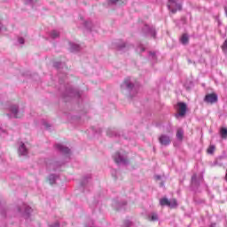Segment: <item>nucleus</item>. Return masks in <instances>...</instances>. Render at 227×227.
<instances>
[{"instance_id":"1","label":"nucleus","mask_w":227,"mask_h":227,"mask_svg":"<svg viewBox=\"0 0 227 227\" xmlns=\"http://www.w3.org/2000/svg\"><path fill=\"white\" fill-rule=\"evenodd\" d=\"M122 91H127V96L129 98H134L137 92L139 91V87L132 78H126L121 85Z\"/></svg>"},{"instance_id":"2","label":"nucleus","mask_w":227,"mask_h":227,"mask_svg":"<svg viewBox=\"0 0 227 227\" xmlns=\"http://www.w3.org/2000/svg\"><path fill=\"white\" fill-rule=\"evenodd\" d=\"M81 95H82V91H79L77 89H74L71 85L66 86V90L62 94V98L66 102H68L70 98H81Z\"/></svg>"},{"instance_id":"3","label":"nucleus","mask_w":227,"mask_h":227,"mask_svg":"<svg viewBox=\"0 0 227 227\" xmlns=\"http://www.w3.org/2000/svg\"><path fill=\"white\" fill-rule=\"evenodd\" d=\"M114 160L118 166H129V158L124 151H119L114 155Z\"/></svg>"},{"instance_id":"4","label":"nucleus","mask_w":227,"mask_h":227,"mask_svg":"<svg viewBox=\"0 0 227 227\" xmlns=\"http://www.w3.org/2000/svg\"><path fill=\"white\" fill-rule=\"evenodd\" d=\"M17 212L26 219L27 222L31 221V212H33V208H31L27 204H22L17 207Z\"/></svg>"},{"instance_id":"5","label":"nucleus","mask_w":227,"mask_h":227,"mask_svg":"<svg viewBox=\"0 0 227 227\" xmlns=\"http://www.w3.org/2000/svg\"><path fill=\"white\" fill-rule=\"evenodd\" d=\"M176 114L175 117L178 120V118H185L187 114V104L184 102H178L176 106Z\"/></svg>"},{"instance_id":"6","label":"nucleus","mask_w":227,"mask_h":227,"mask_svg":"<svg viewBox=\"0 0 227 227\" xmlns=\"http://www.w3.org/2000/svg\"><path fill=\"white\" fill-rule=\"evenodd\" d=\"M144 35H146V36H152L153 38H155L157 35V31H155V27L149 25H144V27L142 29Z\"/></svg>"},{"instance_id":"7","label":"nucleus","mask_w":227,"mask_h":227,"mask_svg":"<svg viewBox=\"0 0 227 227\" xmlns=\"http://www.w3.org/2000/svg\"><path fill=\"white\" fill-rule=\"evenodd\" d=\"M9 111L11 114H8V116L11 118H20V116H22L20 110H19V106L17 105L11 106Z\"/></svg>"},{"instance_id":"8","label":"nucleus","mask_w":227,"mask_h":227,"mask_svg":"<svg viewBox=\"0 0 227 227\" xmlns=\"http://www.w3.org/2000/svg\"><path fill=\"white\" fill-rule=\"evenodd\" d=\"M115 45L119 51H122L125 52L126 51H129V49H132V44L129 43H125L121 40H119L115 43Z\"/></svg>"},{"instance_id":"9","label":"nucleus","mask_w":227,"mask_h":227,"mask_svg":"<svg viewBox=\"0 0 227 227\" xmlns=\"http://www.w3.org/2000/svg\"><path fill=\"white\" fill-rule=\"evenodd\" d=\"M219 100L217 94L215 93H210L207 94L204 98V101H206L207 104H217V101Z\"/></svg>"},{"instance_id":"10","label":"nucleus","mask_w":227,"mask_h":227,"mask_svg":"<svg viewBox=\"0 0 227 227\" xmlns=\"http://www.w3.org/2000/svg\"><path fill=\"white\" fill-rule=\"evenodd\" d=\"M18 153L20 157H27V153H29V151L27 150V147H26V144L20 142V146L18 148Z\"/></svg>"},{"instance_id":"11","label":"nucleus","mask_w":227,"mask_h":227,"mask_svg":"<svg viewBox=\"0 0 227 227\" xmlns=\"http://www.w3.org/2000/svg\"><path fill=\"white\" fill-rule=\"evenodd\" d=\"M57 150L60 152V153H63L64 155H67V157H70V149L61 144H57L56 145Z\"/></svg>"},{"instance_id":"12","label":"nucleus","mask_w":227,"mask_h":227,"mask_svg":"<svg viewBox=\"0 0 227 227\" xmlns=\"http://www.w3.org/2000/svg\"><path fill=\"white\" fill-rule=\"evenodd\" d=\"M182 10V4L176 3V1L171 2V13H176Z\"/></svg>"},{"instance_id":"13","label":"nucleus","mask_w":227,"mask_h":227,"mask_svg":"<svg viewBox=\"0 0 227 227\" xmlns=\"http://www.w3.org/2000/svg\"><path fill=\"white\" fill-rule=\"evenodd\" d=\"M69 51L70 52H79L81 51V45L77 43L69 42Z\"/></svg>"},{"instance_id":"14","label":"nucleus","mask_w":227,"mask_h":227,"mask_svg":"<svg viewBox=\"0 0 227 227\" xmlns=\"http://www.w3.org/2000/svg\"><path fill=\"white\" fill-rule=\"evenodd\" d=\"M159 141L163 146H168V145H169V143L171 142V139L168 136L161 135L159 138Z\"/></svg>"},{"instance_id":"15","label":"nucleus","mask_w":227,"mask_h":227,"mask_svg":"<svg viewBox=\"0 0 227 227\" xmlns=\"http://www.w3.org/2000/svg\"><path fill=\"white\" fill-rule=\"evenodd\" d=\"M83 26L85 29H88V31H98V27L93 25V22L91 21H84Z\"/></svg>"},{"instance_id":"16","label":"nucleus","mask_w":227,"mask_h":227,"mask_svg":"<svg viewBox=\"0 0 227 227\" xmlns=\"http://www.w3.org/2000/svg\"><path fill=\"white\" fill-rule=\"evenodd\" d=\"M147 221H151V223H157V221H159V214L156 212H151L147 215Z\"/></svg>"},{"instance_id":"17","label":"nucleus","mask_w":227,"mask_h":227,"mask_svg":"<svg viewBox=\"0 0 227 227\" xmlns=\"http://www.w3.org/2000/svg\"><path fill=\"white\" fill-rule=\"evenodd\" d=\"M160 207H171V200H168V198L164 197L160 200Z\"/></svg>"},{"instance_id":"18","label":"nucleus","mask_w":227,"mask_h":227,"mask_svg":"<svg viewBox=\"0 0 227 227\" xmlns=\"http://www.w3.org/2000/svg\"><path fill=\"white\" fill-rule=\"evenodd\" d=\"M176 136L178 141H184V129H177Z\"/></svg>"},{"instance_id":"19","label":"nucleus","mask_w":227,"mask_h":227,"mask_svg":"<svg viewBox=\"0 0 227 227\" xmlns=\"http://www.w3.org/2000/svg\"><path fill=\"white\" fill-rule=\"evenodd\" d=\"M159 53L156 51L149 52V59H152L153 63H157V57Z\"/></svg>"},{"instance_id":"20","label":"nucleus","mask_w":227,"mask_h":227,"mask_svg":"<svg viewBox=\"0 0 227 227\" xmlns=\"http://www.w3.org/2000/svg\"><path fill=\"white\" fill-rule=\"evenodd\" d=\"M61 166H63V163H59V161H53L50 164V168H52L53 171H58V168H61Z\"/></svg>"},{"instance_id":"21","label":"nucleus","mask_w":227,"mask_h":227,"mask_svg":"<svg viewBox=\"0 0 227 227\" xmlns=\"http://www.w3.org/2000/svg\"><path fill=\"white\" fill-rule=\"evenodd\" d=\"M181 43H183V45H187L189 43V35L187 34H184L181 36Z\"/></svg>"},{"instance_id":"22","label":"nucleus","mask_w":227,"mask_h":227,"mask_svg":"<svg viewBox=\"0 0 227 227\" xmlns=\"http://www.w3.org/2000/svg\"><path fill=\"white\" fill-rule=\"evenodd\" d=\"M48 180L51 184V185L56 184V180H58V176L51 174L49 176Z\"/></svg>"},{"instance_id":"23","label":"nucleus","mask_w":227,"mask_h":227,"mask_svg":"<svg viewBox=\"0 0 227 227\" xmlns=\"http://www.w3.org/2000/svg\"><path fill=\"white\" fill-rule=\"evenodd\" d=\"M50 37L52 38V40H56V38H59V31L52 30L50 33Z\"/></svg>"},{"instance_id":"24","label":"nucleus","mask_w":227,"mask_h":227,"mask_svg":"<svg viewBox=\"0 0 227 227\" xmlns=\"http://www.w3.org/2000/svg\"><path fill=\"white\" fill-rule=\"evenodd\" d=\"M220 136H221L222 139H227V128L220 129Z\"/></svg>"},{"instance_id":"25","label":"nucleus","mask_w":227,"mask_h":227,"mask_svg":"<svg viewBox=\"0 0 227 227\" xmlns=\"http://www.w3.org/2000/svg\"><path fill=\"white\" fill-rule=\"evenodd\" d=\"M145 45H143L142 43H138L137 46L136 51L138 54H141L142 52H145Z\"/></svg>"},{"instance_id":"26","label":"nucleus","mask_w":227,"mask_h":227,"mask_svg":"<svg viewBox=\"0 0 227 227\" xmlns=\"http://www.w3.org/2000/svg\"><path fill=\"white\" fill-rule=\"evenodd\" d=\"M106 136H109V137H114V136H118V132H116L114 129H107Z\"/></svg>"},{"instance_id":"27","label":"nucleus","mask_w":227,"mask_h":227,"mask_svg":"<svg viewBox=\"0 0 227 227\" xmlns=\"http://www.w3.org/2000/svg\"><path fill=\"white\" fill-rule=\"evenodd\" d=\"M64 67H65V64H63L61 62H55L54 63V67L55 68L60 69V68H64Z\"/></svg>"},{"instance_id":"28","label":"nucleus","mask_w":227,"mask_h":227,"mask_svg":"<svg viewBox=\"0 0 227 227\" xmlns=\"http://www.w3.org/2000/svg\"><path fill=\"white\" fill-rule=\"evenodd\" d=\"M207 153H214V152H215V145H209V147L207 150Z\"/></svg>"},{"instance_id":"29","label":"nucleus","mask_w":227,"mask_h":227,"mask_svg":"<svg viewBox=\"0 0 227 227\" xmlns=\"http://www.w3.org/2000/svg\"><path fill=\"white\" fill-rule=\"evenodd\" d=\"M0 214L2 215H6V209L3 207V204L0 202Z\"/></svg>"},{"instance_id":"30","label":"nucleus","mask_w":227,"mask_h":227,"mask_svg":"<svg viewBox=\"0 0 227 227\" xmlns=\"http://www.w3.org/2000/svg\"><path fill=\"white\" fill-rule=\"evenodd\" d=\"M63 74H61V71H59V82L60 84H63V82H67V79L63 80Z\"/></svg>"},{"instance_id":"31","label":"nucleus","mask_w":227,"mask_h":227,"mask_svg":"<svg viewBox=\"0 0 227 227\" xmlns=\"http://www.w3.org/2000/svg\"><path fill=\"white\" fill-rule=\"evenodd\" d=\"M222 51H223V52L227 53V39L223 42V43L222 45Z\"/></svg>"},{"instance_id":"32","label":"nucleus","mask_w":227,"mask_h":227,"mask_svg":"<svg viewBox=\"0 0 227 227\" xmlns=\"http://www.w3.org/2000/svg\"><path fill=\"white\" fill-rule=\"evenodd\" d=\"M124 205H127V202L122 201L121 203H119L117 206V209L121 210V207H124Z\"/></svg>"},{"instance_id":"33","label":"nucleus","mask_w":227,"mask_h":227,"mask_svg":"<svg viewBox=\"0 0 227 227\" xmlns=\"http://www.w3.org/2000/svg\"><path fill=\"white\" fill-rule=\"evenodd\" d=\"M124 225H125L126 227H130V226H132V222H130V220H126V221L124 222Z\"/></svg>"},{"instance_id":"34","label":"nucleus","mask_w":227,"mask_h":227,"mask_svg":"<svg viewBox=\"0 0 227 227\" xmlns=\"http://www.w3.org/2000/svg\"><path fill=\"white\" fill-rule=\"evenodd\" d=\"M108 4H116L120 0H106Z\"/></svg>"},{"instance_id":"35","label":"nucleus","mask_w":227,"mask_h":227,"mask_svg":"<svg viewBox=\"0 0 227 227\" xmlns=\"http://www.w3.org/2000/svg\"><path fill=\"white\" fill-rule=\"evenodd\" d=\"M92 132L95 134H100L102 132V129H98V130L95 128H91Z\"/></svg>"},{"instance_id":"36","label":"nucleus","mask_w":227,"mask_h":227,"mask_svg":"<svg viewBox=\"0 0 227 227\" xmlns=\"http://www.w3.org/2000/svg\"><path fill=\"white\" fill-rule=\"evenodd\" d=\"M176 205H178V204L176 203V200H172L171 207H172V208H176Z\"/></svg>"},{"instance_id":"37","label":"nucleus","mask_w":227,"mask_h":227,"mask_svg":"<svg viewBox=\"0 0 227 227\" xmlns=\"http://www.w3.org/2000/svg\"><path fill=\"white\" fill-rule=\"evenodd\" d=\"M155 180H161V181H164V179L166 178L165 176H154Z\"/></svg>"},{"instance_id":"38","label":"nucleus","mask_w":227,"mask_h":227,"mask_svg":"<svg viewBox=\"0 0 227 227\" xmlns=\"http://www.w3.org/2000/svg\"><path fill=\"white\" fill-rule=\"evenodd\" d=\"M18 42H19V43H20V45H24V38L19 37V38H18Z\"/></svg>"},{"instance_id":"39","label":"nucleus","mask_w":227,"mask_h":227,"mask_svg":"<svg viewBox=\"0 0 227 227\" xmlns=\"http://www.w3.org/2000/svg\"><path fill=\"white\" fill-rule=\"evenodd\" d=\"M88 178H90V176L84 177L83 181L82 182V187H84V185H86V182H88Z\"/></svg>"},{"instance_id":"40","label":"nucleus","mask_w":227,"mask_h":227,"mask_svg":"<svg viewBox=\"0 0 227 227\" xmlns=\"http://www.w3.org/2000/svg\"><path fill=\"white\" fill-rule=\"evenodd\" d=\"M49 227H59V223L56 222L53 224H51Z\"/></svg>"},{"instance_id":"41","label":"nucleus","mask_w":227,"mask_h":227,"mask_svg":"<svg viewBox=\"0 0 227 227\" xmlns=\"http://www.w3.org/2000/svg\"><path fill=\"white\" fill-rule=\"evenodd\" d=\"M26 4H33V0H25Z\"/></svg>"},{"instance_id":"42","label":"nucleus","mask_w":227,"mask_h":227,"mask_svg":"<svg viewBox=\"0 0 227 227\" xmlns=\"http://www.w3.org/2000/svg\"><path fill=\"white\" fill-rule=\"evenodd\" d=\"M116 170H112V176H114V178H116Z\"/></svg>"},{"instance_id":"43","label":"nucleus","mask_w":227,"mask_h":227,"mask_svg":"<svg viewBox=\"0 0 227 227\" xmlns=\"http://www.w3.org/2000/svg\"><path fill=\"white\" fill-rule=\"evenodd\" d=\"M6 132L3 128L0 127V134Z\"/></svg>"},{"instance_id":"44","label":"nucleus","mask_w":227,"mask_h":227,"mask_svg":"<svg viewBox=\"0 0 227 227\" xmlns=\"http://www.w3.org/2000/svg\"><path fill=\"white\" fill-rule=\"evenodd\" d=\"M3 30V23L1 22V20H0V31Z\"/></svg>"},{"instance_id":"45","label":"nucleus","mask_w":227,"mask_h":227,"mask_svg":"<svg viewBox=\"0 0 227 227\" xmlns=\"http://www.w3.org/2000/svg\"><path fill=\"white\" fill-rule=\"evenodd\" d=\"M209 227H217V224H215V223H211Z\"/></svg>"},{"instance_id":"46","label":"nucleus","mask_w":227,"mask_h":227,"mask_svg":"<svg viewBox=\"0 0 227 227\" xmlns=\"http://www.w3.org/2000/svg\"><path fill=\"white\" fill-rule=\"evenodd\" d=\"M168 10H171V4H168Z\"/></svg>"},{"instance_id":"47","label":"nucleus","mask_w":227,"mask_h":227,"mask_svg":"<svg viewBox=\"0 0 227 227\" xmlns=\"http://www.w3.org/2000/svg\"><path fill=\"white\" fill-rule=\"evenodd\" d=\"M160 187H164V183L161 182V183L160 184Z\"/></svg>"},{"instance_id":"48","label":"nucleus","mask_w":227,"mask_h":227,"mask_svg":"<svg viewBox=\"0 0 227 227\" xmlns=\"http://www.w3.org/2000/svg\"><path fill=\"white\" fill-rule=\"evenodd\" d=\"M44 126L46 127V129H49V124L44 123Z\"/></svg>"}]
</instances>
